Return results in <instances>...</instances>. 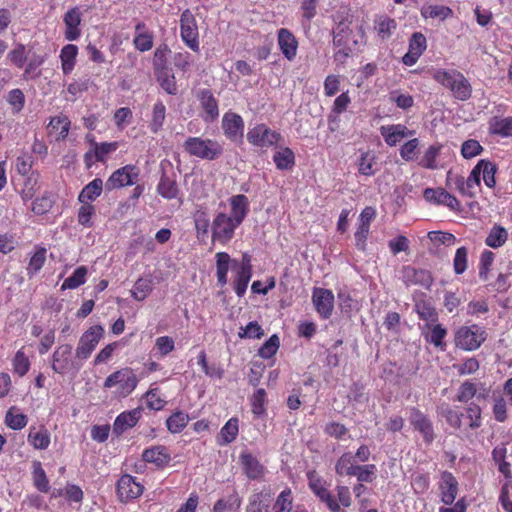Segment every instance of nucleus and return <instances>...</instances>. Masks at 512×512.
<instances>
[{
	"mask_svg": "<svg viewBox=\"0 0 512 512\" xmlns=\"http://www.w3.org/2000/svg\"><path fill=\"white\" fill-rule=\"evenodd\" d=\"M379 131L385 143L390 147L396 146L402 139L415 134L414 130H409L403 124L383 125Z\"/></svg>",
	"mask_w": 512,
	"mask_h": 512,
	"instance_id": "a878e982",
	"label": "nucleus"
},
{
	"mask_svg": "<svg viewBox=\"0 0 512 512\" xmlns=\"http://www.w3.org/2000/svg\"><path fill=\"white\" fill-rule=\"evenodd\" d=\"M426 48L427 40L425 35L421 32H414L409 39L408 52L402 57V63L405 66H413L425 52Z\"/></svg>",
	"mask_w": 512,
	"mask_h": 512,
	"instance_id": "412c9836",
	"label": "nucleus"
},
{
	"mask_svg": "<svg viewBox=\"0 0 512 512\" xmlns=\"http://www.w3.org/2000/svg\"><path fill=\"white\" fill-rule=\"evenodd\" d=\"M308 486L314 495L326 505L330 512H340L336 498L332 495L327 488L326 481L317 473L316 470H310L306 473Z\"/></svg>",
	"mask_w": 512,
	"mask_h": 512,
	"instance_id": "1a4fd4ad",
	"label": "nucleus"
},
{
	"mask_svg": "<svg viewBox=\"0 0 512 512\" xmlns=\"http://www.w3.org/2000/svg\"><path fill=\"white\" fill-rule=\"evenodd\" d=\"M196 99L201 109V118L205 123H213L219 117V104L209 88H201L196 92Z\"/></svg>",
	"mask_w": 512,
	"mask_h": 512,
	"instance_id": "ddd939ff",
	"label": "nucleus"
},
{
	"mask_svg": "<svg viewBox=\"0 0 512 512\" xmlns=\"http://www.w3.org/2000/svg\"><path fill=\"white\" fill-rule=\"evenodd\" d=\"M215 259L217 284L221 287L227 284L230 263L232 264V269L239 268L252 272L251 256L248 253L242 255L240 263L235 259H231L227 252L216 253Z\"/></svg>",
	"mask_w": 512,
	"mask_h": 512,
	"instance_id": "6e6552de",
	"label": "nucleus"
},
{
	"mask_svg": "<svg viewBox=\"0 0 512 512\" xmlns=\"http://www.w3.org/2000/svg\"><path fill=\"white\" fill-rule=\"evenodd\" d=\"M335 25L332 29L333 46L337 49L333 55L337 63L344 64L353 52L357 41L352 39L351 28L353 15L350 13L337 14L334 18Z\"/></svg>",
	"mask_w": 512,
	"mask_h": 512,
	"instance_id": "f03ea898",
	"label": "nucleus"
},
{
	"mask_svg": "<svg viewBox=\"0 0 512 512\" xmlns=\"http://www.w3.org/2000/svg\"><path fill=\"white\" fill-rule=\"evenodd\" d=\"M171 50L165 43L160 44L154 51L152 65L154 73L169 70L168 68V55Z\"/></svg>",
	"mask_w": 512,
	"mask_h": 512,
	"instance_id": "49530a36",
	"label": "nucleus"
},
{
	"mask_svg": "<svg viewBox=\"0 0 512 512\" xmlns=\"http://www.w3.org/2000/svg\"><path fill=\"white\" fill-rule=\"evenodd\" d=\"M139 177V169L132 164L115 170L105 183L107 190L111 191L135 184Z\"/></svg>",
	"mask_w": 512,
	"mask_h": 512,
	"instance_id": "4468645a",
	"label": "nucleus"
},
{
	"mask_svg": "<svg viewBox=\"0 0 512 512\" xmlns=\"http://www.w3.org/2000/svg\"><path fill=\"white\" fill-rule=\"evenodd\" d=\"M489 133L503 138L512 137V116L493 117L489 121Z\"/></svg>",
	"mask_w": 512,
	"mask_h": 512,
	"instance_id": "c9c22d12",
	"label": "nucleus"
},
{
	"mask_svg": "<svg viewBox=\"0 0 512 512\" xmlns=\"http://www.w3.org/2000/svg\"><path fill=\"white\" fill-rule=\"evenodd\" d=\"M183 148L190 156L208 161L216 160L224 153L222 143L202 137H188L183 143Z\"/></svg>",
	"mask_w": 512,
	"mask_h": 512,
	"instance_id": "39448f33",
	"label": "nucleus"
},
{
	"mask_svg": "<svg viewBox=\"0 0 512 512\" xmlns=\"http://www.w3.org/2000/svg\"><path fill=\"white\" fill-rule=\"evenodd\" d=\"M477 395V385L471 380L462 382L457 390L456 401L468 403Z\"/></svg>",
	"mask_w": 512,
	"mask_h": 512,
	"instance_id": "e2e57ef3",
	"label": "nucleus"
},
{
	"mask_svg": "<svg viewBox=\"0 0 512 512\" xmlns=\"http://www.w3.org/2000/svg\"><path fill=\"white\" fill-rule=\"evenodd\" d=\"M357 465L351 452L343 453L335 464V472L338 476H353Z\"/></svg>",
	"mask_w": 512,
	"mask_h": 512,
	"instance_id": "79ce46f5",
	"label": "nucleus"
},
{
	"mask_svg": "<svg viewBox=\"0 0 512 512\" xmlns=\"http://www.w3.org/2000/svg\"><path fill=\"white\" fill-rule=\"evenodd\" d=\"M374 29L377 36L382 41L388 40L397 29V22L388 15H376L374 19Z\"/></svg>",
	"mask_w": 512,
	"mask_h": 512,
	"instance_id": "2f4dec72",
	"label": "nucleus"
},
{
	"mask_svg": "<svg viewBox=\"0 0 512 512\" xmlns=\"http://www.w3.org/2000/svg\"><path fill=\"white\" fill-rule=\"evenodd\" d=\"M156 190L161 197L167 200L175 199L179 194V187L176 179L165 173L160 177Z\"/></svg>",
	"mask_w": 512,
	"mask_h": 512,
	"instance_id": "72a5a7b5",
	"label": "nucleus"
},
{
	"mask_svg": "<svg viewBox=\"0 0 512 512\" xmlns=\"http://www.w3.org/2000/svg\"><path fill=\"white\" fill-rule=\"evenodd\" d=\"M447 329L440 323H425L422 328V335L427 343L432 344L440 351H445L447 348L445 338L447 336Z\"/></svg>",
	"mask_w": 512,
	"mask_h": 512,
	"instance_id": "393cba45",
	"label": "nucleus"
},
{
	"mask_svg": "<svg viewBox=\"0 0 512 512\" xmlns=\"http://www.w3.org/2000/svg\"><path fill=\"white\" fill-rule=\"evenodd\" d=\"M410 424L418 431L426 444H431L435 439L434 428L429 417L417 407L410 408Z\"/></svg>",
	"mask_w": 512,
	"mask_h": 512,
	"instance_id": "f3484780",
	"label": "nucleus"
},
{
	"mask_svg": "<svg viewBox=\"0 0 512 512\" xmlns=\"http://www.w3.org/2000/svg\"><path fill=\"white\" fill-rule=\"evenodd\" d=\"M88 269L86 266H79L77 267L72 275L67 277L62 285L61 290H67V289H76L83 285L86 282Z\"/></svg>",
	"mask_w": 512,
	"mask_h": 512,
	"instance_id": "5fc2aeb1",
	"label": "nucleus"
},
{
	"mask_svg": "<svg viewBox=\"0 0 512 512\" xmlns=\"http://www.w3.org/2000/svg\"><path fill=\"white\" fill-rule=\"evenodd\" d=\"M415 311L418 314L419 319L426 321V323L432 324L438 322V313L430 303L420 302L415 305Z\"/></svg>",
	"mask_w": 512,
	"mask_h": 512,
	"instance_id": "680f3d73",
	"label": "nucleus"
},
{
	"mask_svg": "<svg viewBox=\"0 0 512 512\" xmlns=\"http://www.w3.org/2000/svg\"><path fill=\"white\" fill-rule=\"evenodd\" d=\"M312 302L315 310L322 319H329L334 309V294L331 290L325 288H314L312 293Z\"/></svg>",
	"mask_w": 512,
	"mask_h": 512,
	"instance_id": "a211bd4d",
	"label": "nucleus"
},
{
	"mask_svg": "<svg viewBox=\"0 0 512 512\" xmlns=\"http://www.w3.org/2000/svg\"><path fill=\"white\" fill-rule=\"evenodd\" d=\"M277 42L283 56L292 61L295 59L298 50V40L287 28H280L277 31Z\"/></svg>",
	"mask_w": 512,
	"mask_h": 512,
	"instance_id": "bb28decb",
	"label": "nucleus"
},
{
	"mask_svg": "<svg viewBox=\"0 0 512 512\" xmlns=\"http://www.w3.org/2000/svg\"><path fill=\"white\" fill-rule=\"evenodd\" d=\"M72 349L70 344H61L55 349L51 363L55 373L63 375L73 367Z\"/></svg>",
	"mask_w": 512,
	"mask_h": 512,
	"instance_id": "5701e85b",
	"label": "nucleus"
},
{
	"mask_svg": "<svg viewBox=\"0 0 512 512\" xmlns=\"http://www.w3.org/2000/svg\"><path fill=\"white\" fill-rule=\"evenodd\" d=\"M170 450L164 445H153L143 450L142 460L154 465L157 469H164L171 462Z\"/></svg>",
	"mask_w": 512,
	"mask_h": 512,
	"instance_id": "aec40b11",
	"label": "nucleus"
},
{
	"mask_svg": "<svg viewBox=\"0 0 512 512\" xmlns=\"http://www.w3.org/2000/svg\"><path fill=\"white\" fill-rule=\"evenodd\" d=\"M91 145L93 147L95 160L102 163L107 160L109 154L115 152L119 147L117 141L97 143L91 140Z\"/></svg>",
	"mask_w": 512,
	"mask_h": 512,
	"instance_id": "864d4df0",
	"label": "nucleus"
},
{
	"mask_svg": "<svg viewBox=\"0 0 512 512\" xmlns=\"http://www.w3.org/2000/svg\"><path fill=\"white\" fill-rule=\"evenodd\" d=\"M33 482L34 486L43 493H47L50 490L49 480L46 476L45 470L42 468L41 462H33Z\"/></svg>",
	"mask_w": 512,
	"mask_h": 512,
	"instance_id": "bf43d9fd",
	"label": "nucleus"
},
{
	"mask_svg": "<svg viewBox=\"0 0 512 512\" xmlns=\"http://www.w3.org/2000/svg\"><path fill=\"white\" fill-rule=\"evenodd\" d=\"M228 202L230 213H216L211 223L212 242L223 246L234 238L236 229L243 223L250 209L248 197L244 194L233 195Z\"/></svg>",
	"mask_w": 512,
	"mask_h": 512,
	"instance_id": "f257e3e1",
	"label": "nucleus"
},
{
	"mask_svg": "<svg viewBox=\"0 0 512 512\" xmlns=\"http://www.w3.org/2000/svg\"><path fill=\"white\" fill-rule=\"evenodd\" d=\"M244 120L241 115L227 111L224 113L221 121V128L224 136L230 142H241L244 134Z\"/></svg>",
	"mask_w": 512,
	"mask_h": 512,
	"instance_id": "2eb2a0df",
	"label": "nucleus"
},
{
	"mask_svg": "<svg viewBox=\"0 0 512 512\" xmlns=\"http://www.w3.org/2000/svg\"><path fill=\"white\" fill-rule=\"evenodd\" d=\"M424 199L434 205H443L453 212H461L460 201L442 187L426 188L423 192Z\"/></svg>",
	"mask_w": 512,
	"mask_h": 512,
	"instance_id": "dca6fc26",
	"label": "nucleus"
},
{
	"mask_svg": "<svg viewBox=\"0 0 512 512\" xmlns=\"http://www.w3.org/2000/svg\"><path fill=\"white\" fill-rule=\"evenodd\" d=\"M458 486L456 477L449 471H443L439 482L441 502L445 505H452L458 495Z\"/></svg>",
	"mask_w": 512,
	"mask_h": 512,
	"instance_id": "b1692460",
	"label": "nucleus"
},
{
	"mask_svg": "<svg viewBox=\"0 0 512 512\" xmlns=\"http://www.w3.org/2000/svg\"><path fill=\"white\" fill-rule=\"evenodd\" d=\"M78 47L74 44H66L60 51L61 69L64 75H69L76 64Z\"/></svg>",
	"mask_w": 512,
	"mask_h": 512,
	"instance_id": "f704fd0d",
	"label": "nucleus"
},
{
	"mask_svg": "<svg viewBox=\"0 0 512 512\" xmlns=\"http://www.w3.org/2000/svg\"><path fill=\"white\" fill-rule=\"evenodd\" d=\"M82 12L78 6L68 9L63 15L65 25L64 37L68 41H75L81 36Z\"/></svg>",
	"mask_w": 512,
	"mask_h": 512,
	"instance_id": "4be33fe9",
	"label": "nucleus"
},
{
	"mask_svg": "<svg viewBox=\"0 0 512 512\" xmlns=\"http://www.w3.org/2000/svg\"><path fill=\"white\" fill-rule=\"evenodd\" d=\"M432 78L448 89L453 97L460 101H467L472 96V86L462 72L456 69H435Z\"/></svg>",
	"mask_w": 512,
	"mask_h": 512,
	"instance_id": "20e7f679",
	"label": "nucleus"
},
{
	"mask_svg": "<svg viewBox=\"0 0 512 512\" xmlns=\"http://www.w3.org/2000/svg\"><path fill=\"white\" fill-rule=\"evenodd\" d=\"M239 433V420L236 417L230 418L216 437V442L219 446H226L232 443Z\"/></svg>",
	"mask_w": 512,
	"mask_h": 512,
	"instance_id": "473e14b6",
	"label": "nucleus"
},
{
	"mask_svg": "<svg viewBox=\"0 0 512 512\" xmlns=\"http://www.w3.org/2000/svg\"><path fill=\"white\" fill-rule=\"evenodd\" d=\"M104 333V328L101 325L89 327L79 339L75 352L76 358L79 360L88 359L103 338Z\"/></svg>",
	"mask_w": 512,
	"mask_h": 512,
	"instance_id": "f8f14e48",
	"label": "nucleus"
},
{
	"mask_svg": "<svg viewBox=\"0 0 512 512\" xmlns=\"http://www.w3.org/2000/svg\"><path fill=\"white\" fill-rule=\"evenodd\" d=\"M247 141L254 147L268 149L276 146L282 139L281 134L260 123L250 128L246 134Z\"/></svg>",
	"mask_w": 512,
	"mask_h": 512,
	"instance_id": "9d476101",
	"label": "nucleus"
},
{
	"mask_svg": "<svg viewBox=\"0 0 512 512\" xmlns=\"http://www.w3.org/2000/svg\"><path fill=\"white\" fill-rule=\"evenodd\" d=\"M189 422V416L183 411H175L166 420V426L169 432L176 434L184 430Z\"/></svg>",
	"mask_w": 512,
	"mask_h": 512,
	"instance_id": "6e6d98bb",
	"label": "nucleus"
},
{
	"mask_svg": "<svg viewBox=\"0 0 512 512\" xmlns=\"http://www.w3.org/2000/svg\"><path fill=\"white\" fill-rule=\"evenodd\" d=\"M138 382V378L134 371L129 367H125L110 374L105 379L103 387L110 389L118 386V395L121 397H127L136 389Z\"/></svg>",
	"mask_w": 512,
	"mask_h": 512,
	"instance_id": "0eeeda50",
	"label": "nucleus"
},
{
	"mask_svg": "<svg viewBox=\"0 0 512 512\" xmlns=\"http://www.w3.org/2000/svg\"><path fill=\"white\" fill-rule=\"evenodd\" d=\"M152 291V281L149 279L139 278L133 289L131 290L132 297L137 301H143Z\"/></svg>",
	"mask_w": 512,
	"mask_h": 512,
	"instance_id": "69168bd1",
	"label": "nucleus"
},
{
	"mask_svg": "<svg viewBox=\"0 0 512 512\" xmlns=\"http://www.w3.org/2000/svg\"><path fill=\"white\" fill-rule=\"evenodd\" d=\"M166 119V107L161 100H158L152 108L149 129L152 133L157 134L162 130Z\"/></svg>",
	"mask_w": 512,
	"mask_h": 512,
	"instance_id": "37998d69",
	"label": "nucleus"
},
{
	"mask_svg": "<svg viewBox=\"0 0 512 512\" xmlns=\"http://www.w3.org/2000/svg\"><path fill=\"white\" fill-rule=\"evenodd\" d=\"M486 339V330L477 324L462 325L454 331L455 347L463 351L479 349Z\"/></svg>",
	"mask_w": 512,
	"mask_h": 512,
	"instance_id": "423d86ee",
	"label": "nucleus"
},
{
	"mask_svg": "<svg viewBox=\"0 0 512 512\" xmlns=\"http://www.w3.org/2000/svg\"><path fill=\"white\" fill-rule=\"evenodd\" d=\"M54 205V199L51 192H45L32 202V211L36 215H44L48 213Z\"/></svg>",
	"mask_w": 512,
	"mask_h": 512,
	"instance_id": "052dcab7",
	"label": "nucleus"
},
{
	"mask_svg": "<svg viewBox=\"0 0 512 512\" xmlns=\"http://www.w3.org/2000/svg\"><path fill=\"white\" fill-rule=\"evenodd\" d=\"M12 371L19 377L25 376L31 367V362L24 351V347L20 348L11 360Z\"/></svg>",
	"mask_w": 512,
	"mask_h": 512,
	"instance_id": "a18cd8bd",
	"label": "nucleus"
},
{
	"mask_svg": "<svg viewBox=\"0 0 512 512\" xmlns=\"http://www.w3.org/2000/svg\"><path fill=\"white\" fill-rule=\"evenodd\" d=\"M27 60L26 46L22 43H16L7 54V61L18 69H22Z\"/></svg>",
	"mask_w": 512,
	"mask_h": 512,
	"instance_id": "13d9d810",
	"label": "nucleus"
},
{
	"mask_svg": "<svg viewBox=\"0 0 512 512\" xmlns=\"http://www.w3.org/2000/svg\"><path fill=\"white\" fill-rule=\"evenodd\" d=\"M28 423L27 415L20 413L19 409L12 406L5 415V424L12 430H21Z\"/></svg>",
	"mask_w": 512,
	"mask_h": 512,
	"instance_id": "09e8293b",
	"label": "nucleus"
},
{
	"mask_svg": "<svg viewBox=\"0 0 512 512\" xmlns=\"http://www.w3.org/2000/svg\"><path fill=\"white\" fill-rule=\"evenodd\" d=\"M466 197L474 198L476 196V189L481 186V178L478 164L474 166L469 176L465 178Z\"/></svg>",
	"mask_w": 512,
	"mask_h": 512,
	"instance_id": "338daca9",
	"label": "nucleus"
},
{
	"mask_svg": "<svg viewBox=\"0 0 512 512\" xmlns=\"http://www.w3.org/2000/svg\"><path fill=\"white\" fill-rule=\"evenodd\" d=\"M507 239V230L504 227L495 224L489 231L485 239V244L491 248L496 249L503 246L506 243Z\"/></svg>",
	"mask_w": 512,
	"mask_h": 512,
	"instance_id": "3c124183",
	"label": "nucleus"
},
{
	"mask_svg": "<svg viewBox=\"0 0 512 512\" xmlns=\"http://www.w3.org/2000/svg\"><path fill=\"white\" fill-rule=\"evenodd\" d=\"M239 461L244 474L250 480H259L264 476L265 467L260 461L249 452H242Z\"/></svg>",
	"mask_w": 512,
	"mask_h": 512,
	"instance_id": "cd10ccee",
	"label": "nucleus"
},
{
	"mask_svg": "<svg viewBox=\"0 0 512 512\" xmlns=\"http://www.w3.org/2000/svg\"><path fill=\"white\" fill-rule=\"evenodd\" d=\"M280 347V340L276 334H273L269 339L259 348L258 355L263 359L272 358Z\"/></svg>",
	"mask_w": 512,
	"mask_h": 512,
	"instance_id": "774afa93",
	"label": "nucleus"
},
{
	"mask_svg": "<svg viewBox=\"0 0 512 512\" xmlns=\"http://www.w3.org/2000/svg\"><path fill=\"white\" fill-rule=\"evenodd\" d=\"M47 249L43 246H36L35 251L29 259L28 266L26 268L27 276L32 278L36 275L44 266L46 262Z\"/></svg>",
	"mask_w": 512,
	"mask_h": 512,
	"instance_id": "ea45409f",
	"label": "nucleus"
},
{
	"mask_svg": "<svg viewBox=\"0 0 512 512\" xmlns=\"http://www.w3.org/2000/svg\"><path fill=\"white\" fill-rule=\"evenodd\" d=\"M234 272L233 276V287L238 297H243L246 293L248 284L252 277V272L235 268L232 269Z\"/></svg>",
	"mask_w": 512,
	"mask_h": 512,
	"instance_id": "de8ad7c7",
	"label": "nucleus"
},
{
	"mask_svg": "<svg viewBox=\"0 0 512 512\" xmlns=\"http://www.w3.org/2000/svg\"><path fill=\"white\" fill-rule=\"evenodd\" d=\"M440 413L447 424L455 430H476L482 426V409L474 402H470L464 408V412L446 405L441 408Z\"/></svg>",
	"mask_w": 512,
	"mask_h": 512,
	"instance_id": "7ed1b4c3",
	"label": "nucleus"
},
{
	"mask_svg": "<svg viewBox=\"0 0 512 512\" xmlns=\"http://www.w3.org/2000/svg\"><path fill=\"white\" fill-rule=\"evenodd\" d=\"M141 418V411L139 408L123 411L120 413L113 423V434L117 437L121 436L127 430L135 427Z\"/></svg>",
	"mask_w": 512,
	"mask_h": 512,
	"instance_id": "c85d7f7f",
	"label": "nucleus"
},
{
	"mask_svg": "<svg viewBox=\"0 0 512 512\" xmlns=\"http://www.w3.org/2000/svg\"><path fill=\"white\" fill-rule=\"evenodd\" d=\"M71 121L68 116L60 114L50 118L47 126L49 135H54L56 141L65 140L69 134Z\"/></svg>",
	"mask_w": 512,
	"mask_h": 512,
	"instance_id": "c756f323",
	"label": "nucleus"
},
{
	"mask_svg": "<svg viewBox=\"0 0 512 512\" xmlns=\"http://www.w3.org/2000/svg\"><path fill=\"white\" fill-rule=\"evenodd\" d=\"M359 174L371 177L376 173L374 166L376 165V156L370 151L362 152L358 159Z\"/></svg>",
	"mask_w": 512,
	"mask_h": 512,
	"instance_id": "4d7b16f0",
	"label": "nucleus"
},
{
	"mask_svg": "<svg viewBox=\"0 0 512 512\" xmlns=\"http://www.w3.org/2000/svg\"><path fill=\"white\" fill-rule=\"evenodd\" d=\"M160 87L169 95H176L178 92V86L175 75L171 70H165L154 73Z\"/></svg>",
	"mask_w": 512,
	"mask_h": 512,
	"instance_id": "8fccbe9b",
	"label": "nucleus"
},
{
	"mask_svg": "<svg viewBox=\"0 0 512 512\" xmlns=\"http://www.w3.org/2000/svg\"><path fill=\"white\" fill-rule=\"evenodd\" d=\"M242 504V498L235 488L232 492L218 499L212 508V512H238Z\"/></svg>",
	"mask_w": 512,
	"mask_h": 512,
	"instance_id": "7c9ffc66",
	"label": "nucleus"
},
{
	"mask_svg": "<svg viewBox=\"0 0 512 512\" xmlns=\"http://www.w3.org/2000/svg\"><path fill=\"white\" fill-rule=\"evenodd\" d=\"M273 161L278 170H290L295 165V154L291 148L284 147L274 153Z\"/></svg>",
	"mask_w": 512,
	"mask_h": 512,
	"instance_id": "a19ab883",
	"label": "nucleus"
},
{
	"mask_svg": "<svg viewBox=\"0 0 512 512\" xmlns=\"http://www.w3.org/2000/svg\"><path fill=\"white\" fill-rule=\"evenodd\" d=\"M270 496L263 491L253 493L248 499L246 512H269Z\"/></svg>",
	"mask_w": 512,
	"mask_h": 512,
	"instance_id": "58836bf2",
	"label": "nucleus"
},
{
	"mask_svg": "<svg viewBox=\"0 0 512 512\" xmlns=\"http://www.w3.org/2000/svg\"><path fill=\"white\" fill-rule=\"evenodd\" d=\"M480 175H483V181L488 188H494L496 185L497 166L490 160L481 159L478 161Z\"/></svg>",
	"mask_w": 512,
	"mask_h": 512,
	"instance_id": "603ef678",
	"label": "nucleus"
},
{
	"mask_svg": "<svg viewBox=\"0 0 512 512\" xmlns=\"http://www.w3.org/2000/svg\"><path fill=\"white\" fill-rule=\"evenodd\" d=\"M27 440L34 449L45 450L50 445V435L45 427H30Z\"/></svg>",
	"mask_w": 512,
	"mask_h": 512,
	"instance_id": "4c0bfd02",
	"label": "nucleus"
},
{
	"mask_svg": "<svg viewBox=\"0 0 512 512\" xmlns=\"http://www.w3.org/2000/svg\"><path fill=\"white\" fill-rule=\"evenodd\" d=\"M103 190V181L100 178L93 179L88 183L80 192L78 200L81 203H88V201H94L98 198Z\"/></svg>",
	"mask_w": 512,
	"mask_h": 512,
	"instance_id": "c03bdc74",
	"label": "nucleus"
},
{
	"mask_svg": "<svg viewBox=\"0 0 512 512\" xmlns=\"http://www.w3.org/2000/svg\"><path fill=\"white\" fill-rule=\"evenodd\" d=\"M180 36L187 47L194 52H199V31L195 16L186 9L180 16Z\"/></svg>",
	"mask_w": 512,
	"mask_h": 512,
	"instance_id": "9b49d317",
	"label": "nucleus"
},
{
	"mask_svg": "<svg viewBox=\"0 0 512 512\" xmlns=\"http://www.w3.org/2000/svg\"><path fill=\"white\" fill-rule=\"evenodd\" d=\"M144 486L129 474L122 475L117 482V494L121 502H128L142 495Z\"/></svg>",
	"mask_w": 512,
	"mask_h": 512,
	"instance_id": "6ab92c4d",
	"label": "nucleus"
},
{
	"mask_svg": "<svg viewBox=\"0 0 512 512\" xmlns=\"http://www.w3.org/2000/svg\"><path fill=\"white\" fill-rule=\"evenodd\" d=\"M293 508V495L290 488L284 489L276 498L273 505L274 512H291Z\"/></svg>",
	"mask_w": 512,
	"mask_h": 512,
	"instance_id": "0e129e2a",
	"label": "nucleus"
},
{
	"mask_svg": "<svg viewBox=\"0 0 512 512\" xmlns=\"http://www.w3.org/2000/svg\"><path fill=\"white\" fill-rule=\"evenodd\" d=\"M421 16L424 19H438L444 21L454 15L453 10L445 5L429 4L424 5L420 10Z\"/></svg>",
	"mask_w": 512,
	"mask_h": 512,
	"instance_id": "e433bc0d",
	"label": "nucleus"
}]
</instances>
